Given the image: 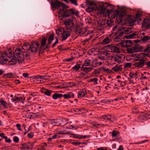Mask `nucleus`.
<instances>
[{
	"mask_svg": "<svg viewBox=\"0 0 150 150\" xmlns=\"http://www.w3.org/2000/svg\"><path fill=\"white\" fill-rule=\"evenodd\" d=\"M53 10L57 9L59 16L63 17H69L71 15L75 14L77 16L79 13L78 11H74L72 8L67 9L69 7L59 1H56L51 4Z\"/></svg>",
	"mask_w": 150,
	"mask_h": 150,
	"instance_id": "1",
	"label": "nucleus"
},
{
	"mask_svg": "<svg viewBox=\"0 0 150 150\" xmlns=\"http://www.w3.org/2000/svg\"><path fill=\"white\" fill-rule=\"evenodd\" d=\"M56 32L59 36L62 37V41L65 40L70 35V30H64V29L62 28H58L56 30Z\"/></svg>",
	"mask_w": 150,
	"mask_h": 150,
	"instance_id": "2",
	"label": "nucleus"
},
{
	"mask_svg": "<svg viewBox=\"0 0 150 150\" xmlns=\"http://www.w3.org/2000/svg\"><path fill=\"white\" fill-rule=\"evenodd\" d=\"M14 56L17 57V61L19 63H21L24 59V56L23 52L20 48H18L15 50Z\"/></svg>",
	"mask_w": 150,
	"mask_h": 150,
	"instance_id": "3",
	"label": "nucleus"
},
{
	"mask_svg": "<svg viewBox=\"0 0 150 150\" xmlns=\"http://www.w3.org/2000/svg\"><path fill=\"white\" fill-rule=\"evenodd\" d=\"M107 49L110 52L118 53L120 52L119 47L113 45H108L106 46Z\"/></svg>",
	"mask_w": 150,
	"mask_h": 150,
	"instance_id": "4",
	"label": "nucleus"
},
{
	"mask_svg": "<svg viewBox=\"0 0 150 150\" xmlns=\"http://www.w3.org/2000/svg\"><path fill=\"white\" fill-rule=\"evenodd\" d=\"M86 4L88 6V9L91 11H95L98 9L96 3L91 0H87L86 2Z\"/></svg>",
	"mask_w": 150,
	"mask_h": 150,
	"instance_id": "5",
	"label": "nucleus"
},
{
	"mask_svg": "<svg viewBox=\"0 0 150 150\" xmlns=\"http://www.w3.org/2000/svg\"><path fill=\"white\" fill-rule=\"evenodd\" d=\"M133 65L137 69L142 68L145 65V60H142L133 64Z\"/></svg>",
	"mask_w": 150,
	"mask_h": 150,
	"instance_id": "6",
	"label": "nucleus"
},
{
	"mask_svg": "<svg viewBox=\"0 0 150 150\" xmlns=\"http://www.w3.org/2000/svg\"><path fill=\"white\" fill-rule=\"evenodd\" d=\"M38 44L37 42H32L30 45V51L32 52H37L38 50Z\"/></svg>",
	"mask_w": 150,
	"mask_h": 150,
	"instance_id": "7",
	"label": "nucleus"
},
{
	"mask_svg": "<svg viewBox=\"0 0 150 150\" xmlns=\"http://www.w3.org/2000/svg\"><path fill=\"white\" fill-rule=\"evenodd\" d=\"M102 62L99 61V59H96L91 60V66L93 67H96L101 65Z\"/></svg>",
	"mask_w": 150,
	"mask_h": 150,
	"instance_id": "8",
	"label": "nucleus"
},
{
	"mask_svg": "<svg viewBox=\"0 0 150 150\" xmlns=\"http://www.w3.org/2000/svg\"><path fill=\"white\" fill-rule=\"evenodd\" d=\"M132 56L134 57V59L135 61L144 60L143 58L142 53L134 54L132 55Z\"/></svg>",
	"mask_w": 150,
	"mask_h": 150,
	"instance_id": "9",
	"label": "nucleus"
},
{
	"mask_svg": "<svg viewBox=\"0 0 150 150\" xmlns=\"http://www.w3.org/2000/svg\"><path fill=\"white\" fill-rule=\"evenodd\" d=\"M139 47L138 45H135L133 47L128 48L127 50V51L129 53H132L136 52L139 51Z\"/></svg>",
	"mask_w": 150,
	"mask_h": 150,
	"instance_id": "10",
	"label": "nucleus"
},
{
	"mask_svg": "<svg viewBox=\"0 0 150 150\" xmlns=\"http://www.w3.org/2000/svg\"><path fill=\"white\" fill-rule=\"evenodd\" d=\"M99 10L100 11V13H103L105 16L108 14L109 11L108 10L106 9L103 6H101L99 8Z\"/></svg>",
	"mask_w": 150,
	"mask_h": 150,
	"instance_id": "11",
	"label": "nucleus"
},
{
	"mask_svg": "<svg viewBox=\"0 0 150 150\" xmlns=\"http://www.w3.org/2000/svg\"><path fill=\"white\" fill-rule=\"evenodd\" d=\"M111 35H110L108 37L103 39L102 41V43L103 45H106L110 43L112 40Z\"/></svg>",
	"mask_w": 150,
	"mask_h": 150,
	"instance_id": "12",
	"label": "nucleus"
},
{
	"mask_svg": "<svg viewBox=\"0 0 150 150\" xmlns=\"http://www.w3.org/2000/svg\"><path fill=\"white\" fill-rule=\"evenodd\" d=\"M5 53L2 54V55L0 56V64H4L6 63L8 59L6 57Z\"/></svg>",
	"mask_w": 150,
	"mask_h": 150,
	"instance_id": "13",
	"label": "nucleus"
},
{
	"mask_svg": "<svg viewBox=\"0 0 150 150\" xmlns=\"http://www.w3.org/2000/svg\"><path fill=\"white\" fill-rule=\"evenodd\" d=\"M106 21L105 19H100L98 21V24L99 26V28L100 30H102L103 28V26L105 24Z\"/></svg>",
	"mask_w": 150,
	"mask_h": 150,
	"instance_id": "14",
	"label": "nucleus"
},
{
	"mask_svg": "<svg viewBox=\"0 0 150 150\" xmlns=\"http://www.w3.org/2000/svg\"><path fill=\"white\" fill-rule=\"evenodd\" d=\"M65 25L68 28H70L74 25V23L73 21L71 19H67L64 22Z\"/></svg>",
	"mask_w": 150,
	"mask_h": 150,
	"instance_id": "15",
	"label": "nucleus"
},
{
	"mask_svg": "<svg viewBox=\"0 0 150 150\" xmlns=\"http://www.w3.org/2000/svg\"><path fill=\"white\" fill-rule=\"evenodd\" d=\"M118 10L112 11L111 13H109L108 16L110 18L113 19L115 17L117 18Z\"/></svg>",
	"mask_w": 150,
	"mask_h": 150,
	"instance_id": "16",
	"label": "nucleus"
},
{
	"mask_svg": "<svg viewBox=\"0 0 150 150\" xmlns=\"http://www.w3.org/2000/svg\"><path fill=\"white\" fill-rule=\"evenodd\" d=\"M122 32H123V33L125 32L126 34H129L132 32L133 29L132 27H127V28H121Z\"/></svg>",
	"mask_w": 150,
	"mask_h": 150,
	"instance_id": "17",
	"label": "nucleus"
},
{
	"mask_svg": "<svg viewBox=\"0 0 150 150\" xmlns=\"http://www.w3.org/2000/svg\"><path fill=\"white\" fill-rule=\"evenodd\" d=\"M101 118H103L105 119L110 120L111 122H113V120L112 119L115 120V117L112 116L110 115H104L101 117Z\"/></svg>",
	"mask_w": 150,
	"mask_h": 150,
	"instance_id": "18",
	"label": "nucleus"
},
{
	"mask_svg": "<svg viewBox=\"0 0 150 150\" xmlns=\"http://www.w3.org/2000/svg\"><path fill=\"white\" fill-rule=\"evenodd\" d=\"M119 27H118V25H116L112 28V31H118V33H119V35L120 36H122L123 34V32H122L121 28L120 29H119Z\"/></svg>",
	"mask_w": 150,
	"mask_h": 150,
	"instance_id": "19",
	"label": "nucleus"
},
{
	"mask_svg": "<svg viewBox=\"0 0 150 150\" xmlns=\"http://www.w3.org/2000/svg\"><path fill=\"white\" fill-rule=\"evenodd\" d=\"M112 69L115 72H117L121 71L122 70V65L117 64L112 67Z\"/></svg>",
	"mask_w": 150,
	"mask_h": 150,
	"instance_id": "20",
	"label": "nucleus"
},
{
	"mask_svg": "<svg viewBox=\"0 0 150 150\" xmlns=\"http://www.w3.org/2000/svg\"><path fill=\"white\" fill-rule=\"evenodd\" d=\"M89 54L91 55L94 56L98 54L99 53L98 50H96L94 48H92L89 51Z\"/></svg>",
	"mask_w": 150,
	"mask_h": 150,
	"instance_id": "21",
	"label": "nucleus"
},
{
	"mask_svg": "<svg viewBox=\"0 0 150 150\" xmlns=\"http://www.w3.org/2000/svg\"><path fill=\"white\" fill-rule=\"evenodd\" d=\"M125 14V13L124 10H120L119 11L118 10L117 18H119L120 20Z\"/></svg>",
	"mask_w": 150,
	"mask_h": 150,
	"instance_id": "22",
	"label": "nucleus"
},
{
	"mask_svg": "<svg viewBox=\"0 0 150 150\" xmlns=\"http://www.w3.org/2000/svg\"><path fill=\"white\" fill-rule=\"evenodd\" d=\"M86 93V90H83L79 91L78 93V96L79 98L83 97Z\"/></svg>",
	"mask_w": 150,
	"mask_h": 150,
	"instance_id": "23",
	"label": "nucleus"
},
{
	"mask_svg": "<svg viewBox=\"0 0 150 150\" xmlns=\"http://www.w3.org/2000/svg\"><path fill=\"white\" fill-rule=\"evenodd\" d=\"M30 45L28 43H25L22 46V49L25 52L30 50Z\"/></svg>",
	"mask_w": 150,
	"mask_h": 150,
	"instance_id": "24",
	"label": "nucleus"
},
{
	"mask_svg": "<svg viewBox=\"0 0 150 150\" xmlns=\"http://www.w3.org/2000/svg\"><path fill=\"white\" fill-rule=\"evenodd\" d=\"M64 98L67 99L69 98L74 97V94L72 92H69L67 94H64L63 96Z\"/></svg>",
	"mask_w": 150,
	"mask_h": 150,
	"instance_id": "25",
	"label": "nucleus"
},
{
	"mask_svg": "<svg viewBox=\"0 0 150 150\" xmlns=\"http://www.w3.org/2000/svg\"><path fill=\"white\" fill-rule=\"evenodd\" d=\"M81 69L82 71L87 73L91 71L93 69V68L91 67H81Z\"/></svg>",
	"mask_w": 150,
	"mask_h": 150,
	"instance_id": "26",
	"label": "nucleus"
},
{
	"mask_svg": "<svg viewBox=\"0 0 150 150\" xmlns=\"http://www.w3.org/2000/svg\"><path fill=\"white\" fill-rule=\"evenodd\" d=\"M17 58L15 56H13L12 58V59L10 60H8L9 62L10 63V64L11 65H14L17 62Z\"/></svg>",
	"mask_w": 150,
	"mask_h": 150,
	"instance_id": "27",
	"label": "nucleus"
},
{
	"mask_svg": "<svg viewBox=\"0 0 150 150\" xmlns=\"http://www.w3.org/2000/svg\"><path fill=\"white\" fill-rule=\"evenodd\" d=\"M53 91L52 90H49L47 89H44V91H43L42 93H44L45 95L50 96H51V94Z\"/></svg>",
	"mask_w": 150,
	"mask_h": 150,
	"instance_id": "28",
	"label": "nucleus"
},
{
	"mask_svg": "<svg viewBox=\"0 0 150 150\" xmlns=\"http://www.w3.org/2000/svg\"><path fill=\"white\" fill-rule=\"evenodd\" d=\"M63 95L62 94L55 93L52 96V98L53 99L55 100L58 98H60Z\"/></svg>",
	"mask_w": 150,
	"mask_h": 150,
	"instance_id": "29",
	"label": "nucleus"
},
{
	"mask_svg": "<svg viewBox=\"0 0 150 150\" xmlns=\"http://www.w3.org/2000/svg\"><path fill=\"white\" fill-rule=\"evenodd\" d=\"M3 53H5L6 54V57H7L9 58L11 57L12 56L11 50L9 49L6 50L5 52Z\"/></svg>",
	"mask_w": 150,
	"mask_h": 150,
	"instance_id": "30",
	"label": "nucleus"
},
{
	"mask_svg": "<svg viewBox=\"0 0 150 150\" xmlns=\"http://www.w3.org/2000/svg\"><path fill=\"white\" fill-rule=\"evenodd\" d=\"M110 133L112 134V137L113 138L117 137L119 134V132L117 131L113 130Z\"/></svg>",
	"mask_w": 150,
	"mask_h": 150,
	"instance_id": "31",
	"label": "nucleus"
},
{
	"mask_svg": "<svg viewBox=\"0 0 150 150\" xmlns=\"http://www.w3.org/2000/svg\"><path fill=\"white\" fill-rule=\"evenodd\" d=\"M91 60L86 59L85 60L83 63V65L85 66H91Z\"/></svg>",
	"mask_w": 150,
	"mask_h": 150,
	"instance_id": "32",
	"label": "nucleus"
},
{
	"mask_svg": "<svg viewBox=\"0 0 150 150\" xmlns=\"http://www.w3.org/2000/svg\"><path fill=\"white\" fill-rule=\"evenodd\" d=\"M23 97H15L14 98H13L11 99V101L12 102L16 103V101H20L24 99Z\"/></svg>",
	"mask_w": 150,
	"mask_h": 150,
	"instance_id": "33",
	"label": "nucleus"
},
{
	"mask_svg": "<svg viewBox=\"0 0 150 150\" xmlns=\"http://www.w3.org/2000/svg\"><path fill=\"white\" fill-rule=\"evenodd\" d=\"M50 76H47V75H43V76H41L40 75V79L41 80H40V81H42V80H48L50 78Z\"/></svg>",
	"mask_w": 150,
	"mask_h": 150,
	"instance_id": "34",
	"label": "nucleus"
},
{
	"mask_svg": "<svg viewBox=\"0 0 150 150\" xmlns=\"http://www.w3.org/2000/svg\"><path fill=\"white\" fill-rule=\"evenodd\" d=\"M0 105H1L4 108H7L8 106V104L4 100H0Z\"/></svg>",
	"mask_w": 150,
	"mask_h": 150,
	"instance_id": "35",
	"label": "nucleus"
},
{
	"mask_svg": "<svg viewBox=\"0 0 150 150\" xmlns=\"http://www.w3.org/2000/svg\"><path fill=\"white\" fill-rule=\"evenodd\" d=\"M111 58L112 60H114L115 62H117L118 63H121V61L118 59L116 54L112 56H111Z\"/></svg>",
	"mask_w": 150,
	"mask_h": 150,
	"instance_id": "36",
	"label": "nucleus"
},
{
	"mask_svg": "<svg viewBox=\"0 0 150 150\" xmlns=\"http://www.w3.org/2000/svg\"><path fill=\"white\" fill-rule=\"evenodd\" d=\"M54 40V36L52 34H50L49 36L48 39V44H50Z\"/></svg>",
	"mask_w": 150,
	"mask_h": 150,
	"instance_id": "37",
	"label": "nucleus"
},
{
	"mask_svg": "<svg viewBox=\"0 0 150 150\" xmlns=\"http://www.w3.org/2000/svg\"><path fill=\"white\" fill-rule=\"evenodd\" d=\"M81 67L80 65L79 64H77L74 66L72 69H73L75 71H77L80 69Z\"/></svg>",
	"mask_w": 150,
	"mask_h": 150,
	"instance_id": "38",
	"label": "nucleus"
},
{
	"mask_svg": "<svg viewBox=\"0 0 150 150\" xmlns=\"http://www.w3.org/2000/svg\"><path fill=\"white\" fill-rule=\"evenodd\" d=\"M137 34V33L136 32H134L132 34H130L129 35H127V37L129 39H132L134 38H135V37L136 36V35Z\"/></svg>",
	"mask_w": 150,
	"mask_h": 150,
	"instance_id": "39",
	"label": "nucleus"
},
{
	"mask_svg": "<svg viewBox=\"0 0 150 150\" xmlns=\"http://www.w3.org/2000/svg\"><path fill=\"white\" fill-rule=\"evenodd\" d=\"M141 40L144 41H146L150 39V37L148 36H140Z\"/></svg>",
	"mask_w": 150,
	"mask_h": 150,
	"instance_id": "40",
	"label": "nucleus"
},
{
	"mask_svg": "<svg viewBox=\"0 0 150 150\" xmlns=\"http://www.w3.org/2000/svg\"><path fill=\"white\" fill-rule=\"evenodd\" d=\"M127 47H129L133 44V42L129 40H126Z\"/></svg>",
	"mask_w": 150,
	"mask_h": 150,
	"instance_id": "41",
	"label": "nucleus"
},
{
	"mask_svg": "<svg viewBox=\"0 0 150 150\" xmlns=\"http://www.w3.org/2000/svg\"><path fill=\"white\" fill-rule=\"evenodd\" d=\"M80 30V27L79 23H76L75 24V30L76 32H77L79 31Z\"/></svg>",
	"mask_w": 150,
	"mask_h": 150,
	"instance_id": "42",
	"label": "nucleus"
},
{
	"mask_svg": "<svg viewBox=\"0 0 150 150\" xmlns=\"http://www.w3.org/2000/svg\"><path fill=\"white\" fill-rule=\"evenodd\" d=\"M120 45L124 47H127L126 40L121 41L119 43Z\"/></svg>",
	"mask_w": 150,
	"mask_h": 150,
	"instance_id": "43",
	"label": "nucleus"
},
{
	"mask_svg": "<svg viewBox=\"0 0 150 150\" xmlns=\"http://www.w3.org/2000/svg\"><path fill=\"white\" fill-rule=\"evenodd\" d=\"M86 31V30L85 29H81L79 31V34L80 35H82L85 34Z\"/></svg>",
	"mask_w": 150,
	"mask_h": 150,
	"instance_id": "44",
	"label": "nucleus"
},
{
	"mask_svg": "<svg viewBox=\"0 0 150 150\" xmlns=\"http://www.w3.org/2000/svg\"><path fill=\"white\" fill-rule=\"evenodd\" d=\"M113 21L111 20L108 19L106 22L107 25L109 27H111L113 24Z\"/></svg>",
	"mask_w": 150,
	"mask_h": 150,
	"instance_id": "45",
	"label": "nucleus"
},
{
	"mask_svg": "<svg viewBox=\"0 0 150 150\" xmlns=\"http://www.w3.org/2000/svg\"><path fill=\"white\" fill-rule=\"evenodd\" d=\"M117 57L118 59H119V60H120V61H121H121L123 60V59L124 58V56L123 55L120 54V55H117L116 54Z\"/></svg>",
	"mask_w": 150,
	"mask_h": 150,
	"instance_id": "46",
	"label": "nucleus"
},
{
	"mask_svg": "<svg viewBox=\"0 0 150 150\" xmlns=\"http://www.w3.org/2000/svg\"><path fill=\"white\" fill-rule=\"evenodd\" d=\"M132 63L130 62H127L124 66L125 68L127 69L130 68L131 66Z\"/></svg>",
	"mask_w": 150,
	"mask_h": 150,
	"instance_id": "47",
	"label": "nucleus"
},
{
	"mask_svg": "<svg viewBox=\"0 0 150 150\" xmlns=\"http://www.w3.org/2000/svg\"><path fill=\"white\" fill-rule=\"evenodd\" d=\"M135 21L134 19L130 18L129 20V23L130 25H133Z\"/></svg>",
	"mask_w": 150,
	"mask_h": 150,
	"instance_id": "48",
	"label": "nucleus"
},
{
	"mask_svg": "<svg viewBox=\"0 0 150 150\" xmlns=\"http://www.w3.org/2000/svg\"><path fill=\"white\" fill-rule=\"evenodd\" d=\"M50 123L51 124L54 125H58L57 121L55 120H51Z\"/></svg>",
	"mask_w": 150,
	"mask_h": 150,
	"instance_id": "49",
	"label": "nucleus"
},
{
	"mask_svg": "<svg viewBox=\"0 0 150 150\" xmlns=\"http://www.w3.org/2000/svg\"><path fill=\"white\" fill-rule=\"evenodd\" d=\"M145 65L147 66L146 68L148 69H150V61L146 62L145 60Z\"/></svg>",
	"mask_w": 150,
	"mask_h": 150,
	"instance_id": "50",
	"label": "nucleus"
},
{
	"mask_svg": "<svg viewBox=\"0 0 150 150\" xmlns=\"http://www.w3.org/2000/svg\"><path fill=\"white\" fill-rule=\"evenodd\" d=\"M97 59H99V61H100L102 62V63L103 62V61L106 59H105V57L101 56V55L98 58H97Z\"/></svg>",
	"mask_w": 150,
	"mask_h": 150,
	"instance_id": "51",
	"label": "nucleus"
},
{
	"mask_svg": "<svg viewBox=\"0 0 150 150\" xmlns=\"http://www.w3.org/2000/svg\"><path fill=\"white\" fill-rule=\"evenodd\" d=\"M144 51L145 52H148L150 53V46H148L144 50Z\"/></svg>",
	"mask_w": 150,
	"mask_h": 150,
	"instance_id": "52",
	"label": "nucleus"
},
{
	"mask_svg": "<svg viewBox=\"0 0 150 150\" xmlns=\"http://www.w3.org/2000/svg\"><path fill=\"white\" fill-rule=\"evenodd\" d=\"M67 124V122H66V120L65 119H63L62 120L61 123H60V124L62 125H64Z\"/></svg>",
	"mask_w": 150,
	"mask_h": 150,
	"instance_id": "53",
	"label": "nucleus"
},
{
	"mask_svg": "<svg viewBox=\"0 0 150 150\" xmlns=\"http://www.w3.org/2000/svg\"><path fill=\"white\" fill-rule=\"evenodd\" d=\"M34 136L33 133L32 132H31L28 134L27 135V136L29 138H32Z\"/></svg>",
	"mask_w": 150,
	"mask_h": 150,
	"instance_id": "54",
	"label": "nucleus"
},
{
	"mask_svg": "<svg viewBox=\"0 0 150 150\" xmlns=\"http://www.w3.org/2000/svg\"><path fill=\"white\" fill-rule=\"evenodd\" d=\"M103 52L105 54V56L106 57L107 59L110 57V55L109 53L105 51Z\"/></svg>",
	"mask_w": 150,
	"mask_h": 150,
	"instance_id": "55",
	"label": "nucleus"
},
{
	"mask_svg": "<svg viewBox=\"0 0 150 150\" xmlns=\"http://www.w3.org/2000/svg\"><path fill=\"white\" fill-rule=\"evenodd\" d=\"M143 54V58L146 57H150V55L148 53H142Z\"/></svg>",
	"mask_w": 150,
	"mask_h": 150,
	"instance_id": "56",
	"label": "nucleus"
},
{
	"mask_svg": "<svg viewBox=\"0 0 150 150\" xmlns=\"http://www.w3.org/2000/svg\"><path fill=\"white\" fill-rule=\"evenodd\" d=\"M114 40L115 42H119L120 41L121 39L119 37L116 36Z\"/></svg>",
	"mask_w": 150,
	"mask_h": 150,
	"instance_id": "57",
	"label": "nucleus"
},
{
	"mask_svg": "<svg viewBox=\"0 0 150 150\" xmlns=\"http://www.w3.org/2000/svg\"><path fill=\"white\" fill-rule=\"evenodd\" d=\"M46 40L45 38L43 39L41 41V45L42 46H44L45 44Z\"/></svg>",
	"mask_w": 150,
	"mask_h": 150,
	"instance_id": "58",
	"label": "nucleus"
},
{
	"mask_svg": "<svg viewBox=\"0 0 150 150\" xmlns=\"http://www.w3.org/2000/svg\"><path fill=\"white\" fill-rule=\"evenodd\" d=\"M13 140L16 142H19V138L17 137H13Z\"/></svg>",
	"mask_w": 150,
	"mask_h": 150,
	"instance_id": "59",
	"label": "nucleus"
},
{
	"mask_svg": "<svg viewBox=\"0 0 150 150\" xmlns=\"http://www.w3.org/2000/svg\"><path fill=\"white\" fill-rule=\"evenodd\" d=\"M31 129V127L30 126H29L27 130H26L25 129V132H24L23 134L24 135H25L28 132L30 129Z\"/></svg>",
	"mask_w": 150,
	"mask_h": 150,
	"instance_id": "60",
	"label": "nucleus"
},
{
	"mask_svg": "<svg viewBox=\"0 0 150 150\" xmlns=\"http://www.w3.org/2000/svg\"><path fill=\"white\" fill-rule=\"evenodd\" d=\"M97 79L96 78H94L90 79L89 82L94 81L97 83Z\"/></svg>",
	"mask_w": 150,
	"mask_h": 150,
	"instance_id": "61",
	"label": "nucleus"
},
{
	"mask_svg": "<svg viewBox=\"0 0 150 150\" xmlns=\"http://www.w3.org/2000/svg\"><path fill=\"white\" fill-rule=\"evenodd\" d=\"M100 70H101L103 72H107L109 71V69H106L103 67H101V69H100Z\"/></svg>",
	"mask_w": 150,
	"mask_h": 150,
	"instance_id": "62",
	"label": "nucleus"
},
{
	"mask_svg": "<svg viewBox=\"0 0 150 150\" xmlns=\"http://www.w3.org/2000/svg\"><path fill=\"white\" fill-rule=\"evenodd\" d=\"M71 144L73 145L77 146L80 145L81 144V143L78 142H71Z\"/></svg>",
	"mask_w": 150,
	"mask_h": 150,
	"instance_id": "63",
	"label": "nucleus"
},
{
	"mask_svg": "<svg viewBox=\"0 0 150 150\" xmlns=\"http://www.w3.org/2000/svg\"><path fill=\"white\" fill-rule=\"evenodd\" d=\"M40 75H36V76H33V78L34 79L38 80V79H40Z\"/></svg>",
	"mask_w": 150,
	"mask_h": 150,
	"instance_id": "64",
	"label": "nucleus"
}]
</instances>
